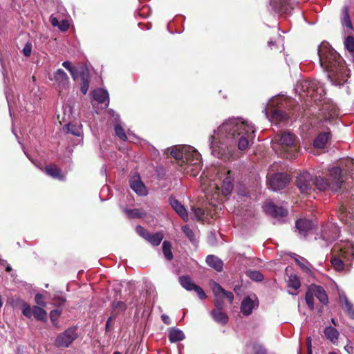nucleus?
I'll list each match as a JSON object with an SVG mask.
<instances>
[{
    "label": "nucleus",
    "instance_id": "f257e3e1",
    "mask_svg": "<svg viewBox=\"0 0 354 354\" xmlns=\"http://www.w3.org/2000/svg\"><path fill=\"white\" fill-rule=\"evenodd\" d=\"M223 131L227 137L236 140L239 151L227 149L225 153H223V160L224 159L232 160L238 159L241 153L246 151L253 144L255 129L254 125L247 120L232 118L225 121L223 122Z\"/></svg>",
    "mask_w": 354,
    "mask_h": 354
},
{
    "label": "nucleus",
    "instance_id": "f03ea898",
    "mask_svg": "<svg viewBox=\"0 0 354 354\" xmlns=\"http://www.w3.org/2000/svg\"><path fill=\"white\" fill-rule=\"evenodd\" d=\"M320 64L328 72V77L334 84H344L348 77L347 68L336 51L327 43H322L318 48Z\"/></svg>",
    "mask_w": 354,
    "mask_h": 354
},
{
    "label": "nucleus",
    "instance_id": "7ed1b4c3",
    "mask_svg": "<svg viewBox=\"0 0 354 354\" xmlns=\"http://www.w3.org/2000/svg\"><path fill=\"white\" fill-rule=\"evenodd\" d=\"M170 154L177 161L179 170L195 177L202 167L201 154L193 147L183 145L171 149Z\"/></svg>",
    "mask_w": 354,
    "mask_h": 354
},
{
    "label": "nucleus",
    "instance_id": "20e7f679",
    "mask_svg": "<svg viewBox=\"0 0 354 354\" xmlns=\"http://www.w3.org/2000/svg\"><path fill=\"white\" fill-rule=\"evenodd\" d=\"M330 181L325 180L322 177H316L313 179V190L317 188L320 191L330 189L337 192L340 189L344 182L341 168L336 167L329 171Z\"/></svg>",
    "mask_w": 354,
    "mask_h": 354
},
{
    "label": "nucleus",
    "instance_id": "39448f33",
    "mask_svg": "<svg viewBox=\"0 0 354 354\" xmlns=\"http://www.w3.org/2000/svg\"><path fill=\"white\" fill-rule=\"evenodd\" d=\"M274 140L281 148V155L286 158L292 159L298 153L296 136L287 131L278 133L274 137Z\"/></svg>",
    "mask_w": 354,
    "mask_h": 354
},
{
    "label": "nucleus",
    "instance_id": "423d86ee",
    "mask_svg": "<svg viewBox=\"0 0 354 354\" xmlns=\"http://www.w3.org/2000/svg\"><path fill=\"white\" fill-rule=\"evenodd\" d=\"M221 180H209L207 183H204L203 188L205 194V197L209 202V205L214 208V213L217 214L218 210H221Z\"/></svg>",
    "mask_w": 354,
    "mask_h": 354
},
{
    "label": "nucleus",
    "instance_id": "0eeeda50",
    "mask_svg": "<svg viewBox=\"0 0 354 354\" xmlns=\"http://www.w3.org/2000/svg\"><path fill=\"white\" fill-rule=\"evenodd\" d=\"M14 304L16 307L21 308L22 314L27 318L30 319L32 316H34L39 321L46 322L47 313L42 307L34 306L31 308L28 303L20 298H17L14 301Z\"/></svg>",
    "mask_w": 354,
    "mask_h": 354
},
{
    "label": "nucleus",
    "instance_id": "6e6552de",
    "mask_svg": "<svg viewBox=\"0 0 354 354\" xmlns=\"http://www.w3.org/2000/svg\"><path fill=\"white\" fill-rule=\"evenodd\" d=\"M301 88L307 95L315 101L322 100L326 92L323 85L317 80L304 81L301 83Z\"/></svg>",
    "mask_w": 354,
    "mask_h": 354
},
{
    "label": "nucleus",
    "instance_id": "1a4fd4ad",
    "mask_svg": "<svg viewBox=\"0 0 354 354\" xmlns=\"http://www.w3.org/2000/svg\"><path fill=\"white\" fill-rule=\"evenodd\" d=\"M77 337V328L75 327L68 328L57 335L55 345L58 348H68Z\"/></svg>",
    "mask_w": 354,
    "mask_h": 354
},
{
    "label": "nucleus",
    "instance_id": "9d476101",
    "mask_svg": "<svg viewBox=\"0 0 354 354\" xmlns=\"http://www.w3.org/2000/svg\"><path fill=\"white\" fill-rule=\"evenodd\" d=\"M136 232L139 236L142 237L153 246L159 245L164 238V235L162 232L151 233L141 225H138L136 227Z\"/></svg>",
    "mask_w": 354,
    "mask_h": 354
},
{
    "label": "nucleus",
    "instance_id": "9b49d317",
    "mask_svg": "<svg viewBox=\"0 0 354 354\" xmlns=\"http://www.w3.org/2000/svg\"><path fill=\"white\" fill-rule=\"evenodd\" d=\"M297 186L302 194L313 190V178L308 171L301 173L297 178Z\"/></svg>",
    "mask_w": 354,
    "mask_h": 354
},
{
    "label": "nucleus",
    "instance_id": "f8f14e48",
    "mask_svg": "<svg viewBox=\"0 0 354 354\" xmlns=\"http://www.w3.org/2000/svg\"><path fill=\"white\" fill-rule=\"evenodd\" d=\"M289 180V176L286 174H274L269 178V186L273 191L281 190L286 187Z\"/></svg>",
    "mask_w": 354,
    "mask_h": 354
},
{
    "label": "nucleus",
    "instance_id": "ddd939ff",
    "mask_svg": "<svg viewBox=\"0 0 354 354\" xmlns=\"http://www.w3.org/2000/svg\"><path fill=\"white\" fill-rule=\"evenodd\" d=\"M221 128V126H219L216 131H214V133L212 136H211V143H210V148L212 149V153L220 158L221 156V133H220V129Z\"/></svg>",
    "mask_w": 354,
    "mask_h": 354
},
{
    "label": "nucleus",
    "instance_id": "4468645a",
    "mask_svg": "<svg viewBox=\"0 0 354 354\" xmlns=\"http://www.w3.org/2000/svg\"><path fill=\"white\" fill-rule=\"evenodd\" d=\"M337 216L344 224L349 226H354V211L348 210L347 208L341 205L337 212Z\"/></svg>",
    "mask_w": 354,
    "mask_h": 354
},
{
    "label": "nucleus",
    "instance_id": "2eb2a0df",
    "mask_svg": "<svg viewBox=\"0 0 354 354\" xmlns=\"http://www.w3.org/2000/svg\"><path fill=\"white\" fill-rule=\"evenodd\" d=\"M295 226L299 236L305 238L308 232L313 230L314 224L308 219L300 218L296 221Z\"/></svg>",
    "mask_w": 354,
    "mask_h": 354
},
{
    "label": "nucleus",
    "instance_id": "dca6fc26",
    "mask_svg": "<svg viewBox=\"0 0 354 354\" xmlns=\"http://www.w3.org/2000/svg\"><path fill=\"white\" fill-rule=\"evenodd\" d=\"M290 1L291 0H272L271 5L277 12L281 14L288 15L293 8Z\"/></svg>",
    "mask_w": 354,
    "mask_h": 354
},
{
    "label": "nucleus",
    "instance_id": "f3484780",
    "mask_svg": "<svg viewBox=\"0 0 354 354\" xmlns=\"http://www.w3.org/2000/svg\"><path fill=\"white\" fill-rule=\"evenodd\" d=\"M53 76L55 82L57 84L60 88L66 89L69 87V77L63 69H57L54 73Z\"/></svg>",
    "mask_w": 354,
    "mask_h": 354
},
{
    "label": "nucleus",
    "instance_id": "a211bd4d",
    "mask_svg": "<svg viewBox=\"0 0 354 354\" xmlns=\"http://www.w3.org/2000/svg\"><path fill=\"white\" fill-rule=\"evenodd\" d=\"M321 115L325 120H330L338 115V109L336 105L332 103H324L321 109Z\"/></svg>",
    "mask_w": 354,
    "mask_h": 354
},
{
    "label": "nucleus",
    "instance_id": "6ab92c4d",
    "mask_svg": "<svg viewBox=\"0 0 354 354\" xmlns=\"http://www.w3.org/2000/svg\"><path fill=\"white\" fill-rule=\"evenodd\" d=\"M44 171L48 176L60 181H64L66 178L62 169L53 163L46 165L44 168Z\"/></svg>",
    "mask_w": 354,
    "mask_h": 354
},
{
    "label": "nucleus",
    "instance_id": "aec40b11",
    "mask_svg": "<svg viewBox=\"0 0 354 354\" xmlns=\"http://www.w3.org/2000/svg\"><path fill=\"white\" fill-rule=\"evenodd\" d=\"M169 204L175 212L181 217V218L187 221H188V214L185 209L184 205H183L177 199L174 197H170L169 198Z\"/></svg>",
    "mask_w": 354,
    "mask_h": 354
},
{
    "label": "nucleus",
    "instance_id": "412c9836",
    "mask_svg": "<svg viewBox=\"0 0 354 354\" xmlns=\"http://www.w3.org/2000/svg\"><path fill=\"white\" fill-rule=\"evenodd\" d=\"M265 211L267 214L272 215V216H286L288 212L286 209L282 207H279L273 203H268L265 206Z\"/></svg>",
    "mask_w": 354,
    "mask_h": 354
},
{
    "label": "nucleus",
    "instance_id": "4be33fe9",
    "mask_svg": "<svg viewBox=\"0 0 354 354\" xmlns=\"http://www.w3.org/2000/svg\"><path fill=\"white\" fill-rule=\"evenodd\" d=\"M309 287L314 297H316L322 304H326L328 303V296L322 287L315 284L310 285Z\"/></svg>",
    "mask_w": 354,
    "mask_h": 354
},
{
    "label": "nucleus",
    "instance_id": "5701e85b",
    "mask_svg": "<svg viewBox=\"0 0 354 354\" xmlns=\"http://www.w3.org/2000/svg\"><path fill=\"white\" fill-rule=\"evenodd\" d=\"M258 304L255 303V300L250 297H245L241 302V310L243 315H250L254 308Z\"/></svg>",
    "mask_w": 354,
    "mask_h": 354
},
{
    "label": "nucleus",
    "instance_id": "b1692460",
    "mask_svg": "<svg viewBox=\"0 0 354 354\" xmlns=\"http://www.w3.org/2000/svg\"><path fill=\"white\" fill-rule=\"evenodd\" d=\"M131 188L139 195H145L146 194L145 186L140 180V176H133L130 181Z\"/></svg>",
    "mask_w": 354,
    "mask_h": 354
},
{
    "label": "nucleus",
    "instance_id": "393cba45",
    "mask_svg": "<svg viewBox=\"0 0 354 354\" xmlns=\"http://www.w3.org/2000/svg\"><path fill=\"white\" fill-rule=\"evenodd\" d=\"M234 178L232 177L231 171H227L225 178L223 180V196L231 194L234 188Z\"/></svg>",
    "mask_w": 354,
    "mask_h": 354
},
{
    "label": "nucleus",
    "instance_id": "a878e982",
    "mask_svg": "<svg viewBox=\"0 0 354 354\" xmlns=\"http://www.w3.org/2000/svg\"><path fill=\"white\" fill-rule=\"evenodd\" d=\"M168 332V338L171 342L182 341L185 338V335L183 332L177 328H169Z\"/></svg>",
    "mask_w": 354,
    "mask_h": 354
},
{
    "label": "nucleus",
    "instance_id": "bb28decb",
    "mask_svg": "<svg viewBox=\"0 0 354 354\" xmlns=\"http://www.w3.org/2000/svg\"><path fill=\"white\" fill-rule=\"evenodd\" d=\"M329 138H330L329 132L321 133L314 140L315 147L318 148V149L324 148Z\"/></svg>",
    "mask_w": 354,
    "mask_h": 354
},
{
    "label": "nucleus",
    "instance_id": "cd10ccee",
    "mask_svg": "<svg viewBox=\"0 0 354 354\" xmlns=\"http://www.w3.org/2000/svg\"><path fill=\"white\" fill-rule=\"evenodd\" d=\"M341 23L343 26L346 27L348 30H353L352 22L348 13V7L345 6L342 8Z\"/></svg>",
    "mask_w": 354,
    "mask_h": 354
},
{
    "label": "nucleus",
    "instance_id": "c85d7f7f",
    "mask_svg": "<svg viewBox=\"0 0 354 354\" xmlns=\"http://www.w3.org/2000/svg\"><path fill=\"white\" fill-rule=\"evenodd\" d=\"M124 212L126 213L129 219L142 218L147 215V213L145 212L142 211L141 209L138 208H134L131 209L125 208L124 209Z\"/></svg>",
    "mask_w": 354,
    "mask_h": 354
},
{
    "label": "nucleus",
    "instance_id": "c756f323",
    "mask_svg": "<svg viewBox=\"0 0 354 354\" xmlns=\"http://www.w3.org/2000/svg\"><path fill=\"white\" fill-rule=\"evenodd\" d=\"M326 337L333 343H335L339 337L337 330L332 326H326L324 330Z\"/></svg>",
    "mask_w": 354,
    "mask_h": 354
},
{
    "label": "nucleus",
    "instance_id": "7c9ffc66",
    "mask_svg": "<svg viewBox=\"0 0 354 354\" xmlns=\"http://www.w3.org/2000/svg\"><path fill=\"white\" fill-rule=\"evenodd\" d=\"M93 99L99 103L109 102V93L106 90L98 88L93 91Z\"/></svg>",
    "mask_w": 354,
    "mask_h": 354
},
{
    "label": "nucleus",
    "instance_id": "2f4dec72",
    "mask_svg": "<svg viewBox=\"0 0 354 354\" xmlns=\"http://www.w3.org/2000/svg\"><path fill=\"white\" fill-rule=\"evenodd\" d=\"M207 264L218 272H221V261L214 255H208L206 257Z\"/></svg>",
    "mask_w": 354,
    "mask_h": 354
},
{
    "label": "nucleus",
    "instance_id": "473e14b6",
    "mask_svg": "<svg viewBox=\"0 0 354 354\" xmlns=\"http://www.w3.org/2000/svg\"><path fill=\"white\" fill-rule=\"evenodd\" d=\"M214 306L215 308L211 311V315L215 322L221 323V301L215 299Z\"/></svg>",
    "mask_w": 354,
    "mask_h": 354
},
{
    "label": "nucleus",
    "instance_id": "72a5a7b5",
    "mask_svg": "<svg viewBox=\"0 0 354 354\" xmlns=\"http://www.w3.org/2000/svg\"><path fill=\"white\" fill-rule=\"evenodd\" d=\"M111 308L113 309L112 315H116L124 313L127 309V305L122 301L114 300L111 304Z\"/></svg>",
    "mask_w": 354,
    "mask_h": 354
},
{
    "label": "nucleus",
    "instance_id": "f704fd0d",
    "mask_svg": "<svg viewBox=\"0 0 354 354\" xmlns=\"http://www.w3.org/2000/svg\"><path fill=\"white\" fill-rule=\"evenodd\" d=\"M178 279L180 285L187 290H193L194 286H196L188 276H181Z\"/></svg>",
    "mask_w": 354,
    "mask_h": 354
},
{
    "label": "nucleus",
    "instance_id": "c9c22d12",
    "mask_svg": "<svg viewBox=\"0 0 354 354\" xmlns=\"http://www.w3.org/2000/svg\"><path fill=\"white\" fill-rule=\"evenodd\" d=\"M162 252L167 261H171L174 258L171 252V243L169 241H164L162 243Z\"/></svg>",
    "mask_w": 354,
    "mask_h": 354
},
{
    "label": "nucleus",
    "instance_id": "e433bc0d",
    "mask_svg": "<svg viewBox=\"0 0 354 354\" xmlns=\"http://www.w3.org/2000/svg\"><path fill=\"white\" fill-rule=\"evenodd\" d=\"M209 286L212 288L216 299L221 301V286L212 279L209 280Z\"/></svg>",
    "mask_w": 354,
    "mask_h": 354
},
{
    "label": "nucleus",
    "instance_id": "4c0bfd02",
    "mask_svg": "<svg viewBox=\"0 0 354 354\" xmlns=\"http://www.w3.org/2000/svg\"><path fill=\"white\" fill-rule=\"evenodd\" d=\"M192 210L196 219L200 221H203L205 218V215L208 214L203 208L199 207L193 206Z\"/></svg>",
    "mask_w": 354,
    "mask_h": 354
},
{
    "label": "nucleus",
    "instance_id": "58836bf2",
    "mask_svg": "<svg viewBox=\"0 0 354 354\" xmlns=\"http://www.w3.org/2000/svg\"><path fill=\"white\" fill-rule=\"evenodd\" d=\"M64 129L66 130L68 133H70L75 136H80L82 133V129L79 126L71 123L67 124L64 127Z\"/></svg>",
    "mask_w": 354,
    "mask_h": 354
},
{
    "label": "nucleus",
    "instance_id": "ea45409f",
    "mask_svg": "<svg viewBox=\"0 0 354 354\" xmlns=\"http://www.w3.org/2000/svg\"><path fill=\"white\" fill-rule=\"evenodd\" d=\"M272 118L276 121H283L288 118V115L284 111L276 109L272 111Z\"/></svg>",
    "mask_w": 354,
    "mask_h": 354
},
{
    "label": "nucleus",
    "instance_id": "a19ab883",
    "mask_svg": "<svg viewBox=\"0 0 354 354\" xmlns=\"http://www.w3.org/2000/svg\"><path fill=\"white\" fill-rule=\"evenodd\" d=\"M340 300L341 301L344 302L345 306L344 307V309L345 310V311L351 317L354 318V308L353 304L348 301V298L346 296L341 297Z\"/></svg>",
    "mask_w": 354,
    "mask_h": 354
},
{
    "label": "nucleus",
    "instance_id": "79ce46f5",
    "mask_svg": "<svg viewBox=\"0 0 354 354\" xmlns=\"http://www.w3.org/2000/svg\"><path fill=\"white\" fill-rule=\"evenodd\" d=\"M288 286L289 288H292L294 290H297L301 286L300 281L297 276L291 274L289 277V279L288 281Z\"/></svg>",
    "mask_w": 354,
    "mask_h": 354
},
{
    "label": "nucleus",
    "instance_id": "37998d69",
    "mask_svg": "<svg viewBox=\"0 0 354 354\" xmlns=\"http://www.w3.org/2000/svg\"><path fill=\"white\" fill-rule=\"evenodd\" d=\"M246 275L255 281H261L264 279L263 275L257 270H249L246 272Z\"/></svg>",
    "mask_w": 354,
    "mask_h": 354
},
{
    "label": "nucleus",
    "instance_id": "c03bdc74",
    "mask_svg": "<svg viewBox=\"0 0 354 354\" xmlns=\"http://www.w3.org/2000/svg\"><path fill=\"white\" fill-rule=\"evenodd\" d=\"M62 314V310L58 309H55L50 311V319L53 324V325L55 327H58V319Z\"/></svg>",
    "mask_w": 354,
    "mask_h": 354
},
{
    "label": "nucleus",
    "instance_id": "a18cd8bd",
    "mask_svg": "<svg viewBox=\"0 0 354 354\" xmlns=\"http://www.w3.org/2000/svg\"><path fill=\"white\" fill-rule=\"evenodd\" d=\"M330 261L336 270L341 271L344 270V262L343 260L339 257H333Z\"/></svg>",
    "mask_w": 354,
    "mask_h": 354
},
{
    "label": "nucleus",
    "instance_id": "49530a36",
    "mask_svg": "<svg viewBox=\"0 0 354 354\" xmlns=\"http://www.w3.org/2000/svg\"><path fill=\"white\" fill-rule=\"evenodd\" d=\"M115 135L122 141L127 140V136L125 133L124 129L120 124H116L115 126Z\"/></svg>",
    "mask_w": 354,
    "mask_h": 354
},
{
    "label": "nucleus",
    "instance_id": "de8ad7c7",
    "mask_svg": "<svg viewBox=\"0 0 354 354\" xmlns=\"http://www.w3.org/2000/svg\"><path fill=\"white\" fill-rule=\"evenodd\" d=\"M344 46L350 54L354 52V37L348 36L344 40Z\"/></svg>",
    "mask_w": 354,
    "mask_h": 354
},
{
    "label": "nucleus",
    "instance_id": "09e8293b",
    "mask_svg": "<svg viewBox=\"0 0 354 354\" xmlns=\"http://www.w3.org/2000/svg\"><path fill=\"white\" fill-rule=\"evenodd\" d=\"M306 302L308 306L311 309H314V295L310 291V287H308V290L306 293Z\"/></svg>",
    "mask_w": 354,
    "mask_h": 354
},
{
    "label": "nucleus",
    "instance_id": "8fccbe9b",
    "mask_svg": "<svg viewBox=\"0 0 354 354\" xmlns=\"http://www.w3.org/2000/svg\"><path fill=\"white\" fill-rule=\"evenodd\" d=\"M51 299L53 301V304L56 306H60L66 301V298L61 294H55Z\"/></svg>",
    "mask_w": 354,
    "mask_h": 354
},
{
    "label": "nucleus",
    "instance_id": "3c124183",
    "mask_svg": "<svg viewBox=\"0 0 354 354\" xmlns=\"http://www.w3.org/2000/svg\"><path fill=\"white\" fill-rule=\"evenodd\" d=\"M79 77L81 81L91 80L90 71L86 66H82L79 71Z\"/></svg>",
    "mask_w": 354,
    "mask_h": 354
},
{
    "label": "nucleus",
    "instance_id": "603ef678",
    "mask_svg": "<svg viewBox=\"0 0 354 354\" xmlns=\"http://www.w3.org/2000/svg\"><path fill=\"white\" fill-rule=\"evenodd\" d=\"M182 230L191 242L194 241V234L193 230L188 225L183 226Z\"/></svg>",
    "mask_w": 354,
    "mask_h": 354
},
{
    "label": "nucleus",
    "instance_id": "864d4df0",
    "mask_svg": "<svg viewBox=\"0 0 354 354\" xmlns=\"http://www.w3.org/2000/svg\"><path fill=\"white\" fill-rule=\"evenodd\" d=\"M116 319V315H111L107 319L105 326L106 333H109L112 329V325Z\"/></svg>",
    "mask_w": 354,
    "mask_h": 354
},
{
    "label": "nucleus",
    "instance_id": "5fc2aeb1",
    "mask_svg": "<svg viewBox=\"0 0 354 354\" xmlns=\"http://www.w3.org/2000/svg\"><path fill=\"white\" fill-rule=\"evenodd\" d=\"M253 351L254 354H267L266 349L259 344H254L253 345Z\"/></svg>",
    "mask_w": 354,
    "mask_h": 354
},
{
    "label": "nucleus",
    "instance_id": "6e6d98bb",
    "mask_svg": "<svg viewBox=\"0 0 354 354\" xmlns=\"http://www.w3.org/2000/svg\"><path fill=\"white\" fill-rule=\"evenodd\" d=\"M35 301L38 306L46 307V303L44 301V296L41 294L37 293L35 295Z\"/></svg>",
    "mask_w": 354,
    "mask_h": 354
},
{
    "label": "nucleus",
    "instance_id": "4d7b16f0",
    "mask_svg": "<svg viewBox=\"0 0 354 354\" xmlns=\"http://www.w3.org/2000/svg\"><path fill=\"white\" fill-rule=\"evenodd\" d=\"M90 81H91V80H86L82 81L80 91L84 95L86 94V93L88 90Z\"/></svg>",
    "mask_w": 354,
    "mask_h": 354
},
{
    "label": "nucleus",
    "instance_id": "13d9d810",
    "mask_svg": "<svg viewBox=\"0 0 354 354\" xmlns=\"http://www.w3.org/2000/svg\"><path fill=\"white\" fill-rule=\"evenodd\" d=\"M193 290H194L196 292V294L198 295V297L201 299H204L206 298L205 292L199 286L196 285V286H194Z\"/></svg>",
    "mask_w": 354,
    "mask_h": 354
},
{
    "label": "nucleus",
    "instance_id": "bf43d9fd",
    "mask_svg": "<svg viewBox=\"0 0 354 354\" xmlns=\"http://www.w3.org/2000/svg\"><path fill=\"white\" fill-rule=\"evenodd\" d=\"M32 53V44L30 42H27L23 49V54L24 56L28 57L30 56Z\"/></svg>",
    "mask_w": 354,
    "mask_h": 354
},
{
    "label": "nucleus",
    "instance_id": "052dcab7",
    "mask_svg": "<svg viewBox=\"0 0 354 354\" xmlns=\"http://www.w3.org/2000/svg\"><path fill=\"white\" fill-rule=\"evenodd\" d=\"M322 237L324 240L328 241V242H331L333 240H335L336 236H330L329 234H328L326 230L324 229L322 230Z\"/></svg>",
    "mask_w": 354,
    "mask_h": 354
},
{
    "label": "nucleus",
    "instance_id": "680f3d73",
    "mask_svg": "<svg viewBox=\"0 0 354 354\" xmlns=\"http://www.w3.org/2000/svg\"><path fill=\"white\" fill-rule=\"evenodd\" d=\"M62 66L68 71V72H72V71L73 70V68H75L73 65H72V63L69 61H65L62 63Z\"/></svg>",
    "mask_w": 354,
    "mask_h": 354
},
{
    "label": "nucleus",
    "instance_id": "e2e57ef3",
    "mask_svg": "<svg viewBox=\"0 0 354 354\" xmlns=\"http://www.w3.org/2000/svg\"><path fill=\"white\" fill-rule=\"evenodd\" d=\"M60 30L64 32L66 31L69 28V24L67 21H62V24L59 25Z\"/></svg>",
    "mask_w": 354,
    "mask_h": 354
},
{
    "label": "nucleus",
    "instance_id": "0e129e2a",
    "mask_svg": "<svg viewBox=\"0 0 354 354\" xmlns=\"http://www.w3.org/2000/svg\"><path fill=\"white\" fill-rule=\"evenodd\" d=\"M223 297H225L231 302L234 299V295L231 292H227L223 289Z\"/></svg>",
    "mask_w": 354,
    "mask_h": 354
},
{
    "label": "nucleus",
    "instance_id": "69168bd1",
    "mask_svg": "<svg viewBox=\"0 0 354 354\" xmlns=\"http://www.w3.org/2000/svg\"><path fill=\"white\" fill-rule=\"evenodd\" d=\"M161 319L167 325H169L171 323L169 317L165 314L161 315Z\"/></svg>",
    "mask_w": 354,
    "mask_h": 354
},
{
    "label": "nucleus",
    "instance_id": "338daca9",
    "mask_svg": "<svg viewBox=\"0 0 354 354\" xmlns=\"http://www.w3.org/2000/svg\"><path fill=\"white\" fill-rule=\"evenodd\" d=\"M238 194L241 196H248L249 192L246 188H240Z\"/></svg>",
    "mask_w": 354,
    "mask_h": 354
},
{
    "label": "nucleus",
    "instance_id": "774afa93",
    "mask_svg": "<svg viewBox=\"0 0 354 354\" xmlns=\"http://www.w3.org/2000/svg\"><path fill=\"white\" fill-rule=\"evenodd\" d=\"M17 354H28L24 346H18L17 348Z\"/></svg>",
    "mask_w": 354,
    "mask_h": 354
}]
</instances>
